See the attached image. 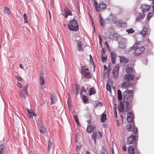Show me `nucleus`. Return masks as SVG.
Masks as SVG:
<instances>
[{
  "mask_svg": "<svg viewBox=\"0 0 154 154\" xmlns=\"http://www.w3.org/2000/svg\"><path fill=\"white\" fill-rule=\"evenodd\" d=\"M114 116H115V117L116 118H117V113L116 111V110H114Z\"/></svg>",
  "mask_w": 154,
  "mask_h": 154,
  "instance_id": "obj_55",
  "label": "nucleus"
},
{
  "mask_svg": "<svg viewBox=\"0 0 154 154\" xmlns=\"http://www.w3.org/2000/svg\"><path fill=\"white\" fill-rule=\"evenodd\" d=\"M145 16V14L143 13H139L137 17L136 18L135 21L136 22H139L140 20L142 19Z\"/></svg>",
  "mask_w": 154,
  "mask_h": 154,
  "instance_id": "obj_20",
  "label": "nucleus"
},
{
  "mask_svg": "<svg viewBox=\"0 0 154 154\" xmlns=\"http://www.w3.org/2000/svg\"><path fill=\"white\" fill-rule=\"evenodd\" d=\"M152 13L149 12L148 14V15L147 17V19L148 20H149L151 18V17H152Z\"/></svg>",
  "mask_w": 154,
  "mask_h": 154,
  "instance_id": "obj_43",
  "label": "nucleus"
},
{
  "mask_svg": "<svg viewBox=\"0 0 154 154\" xmlns=\"http://www.w3.org/2000/svg\"><path fill=\"white\" fill-rule=\"evenodd\" d=\"M151 6L150 5H148L146 4L144 5H142L141 7V10L143 12H145L149 10Z\"/></svg>",
  "mask_w": 154,
  "mask_h": 154,
  "instance_id": "obj_13",
  "label": "nucleus"
},
{
  "mask_svg": "<svg viewBox=\"0 0 154 154\" xmlns=\"http://www.w3.org/2000/svg\"><path fill=\"white\" fill-rule=\"evenodd\" d=\"M111 57L112 62L113 64H114L116 63V55L114 52H111Z\"/></svg>",
  "mask_w": 154,
  "mask_h": 154,
  "instance_id": "obj_24",
  "label": "nucleus"
},
{
  "mask_svg": "<svg viewBox=\"0 0 154 154\" xmlns=\"http://www.w3.org/2000/svg\"><path fill=\"white\" fill-rule=\"evenodd\" d=\"M125 103V110L124 111V112L123 114L125 115V114H127L128 113H132L130 110V109L131 107L132 103Z\"/></svg>",
  "mask_w": 154,
  "mask_h": 154,
  "instance_id": "obj_6",
  "label": "nucleus"
},
{
  "mask_svg": "<svg viewBox=\"0 0 154 154\" xmlns=\"http://www.w3.org/2000/svg\"><path fill=\"white\" fill-rule=\"evenodd\" d=\"M134 115L132 113H129L127 114V119L129 122H133L134 120Z\"/></svg>",
  "mask_w": 154,
  "mask_h": 154,
  "instance_id": "obj_15",
  "label": "nucleus"
},
{
  "mask_svg": "<svg viewBox=\"0 0 154 154\" xmlns=\"http://www.w3.org/2000/svg\"><path fill=\"white\" fill-rule=\"evenodd\" d=\"M39 82L40 84L42 86H43L45 83V82L44 79L43 77L41 75L40 76V79Z\"/></svg>",
  "mask_w": 154,
  "mask_h": 154,
  "instance_id": "obj_35",
  "label": "nucleus"
},
{
  "mask_svg": "<svg viewBox=\"0 0 154 154\" xmlns=\"http://www.w3.org/2000/svg\"><path fill=\"white\" fill-rule=\"evenodd\" d=\"M94 1V6H95V9L96 11L98 12L99 11V10L98 9V4L95 0H92Z\"/></svg>",
  "mask_w": 154,
  "mask_h": 154,
  "instance_id": "obj_34",
  "label": "nucleus"
},
{
  "mask_svg": "<svg viewBox=\"0 0 154 154\" xmlns=\"http://www.w3.org/2000/svg\"><path fill=\"white\" fill-rule=\"evenodd\" d=\"M102 103L100 102H99L97 103L96 106H100V105L102 106Z\"/></svg>",
  "mask_w": 154,
  "mask_h": 154,
  "instance_id": "obj_51",
  "label": "nucleus"
},
{
  "mask_svg": "<svg viewBox=\"0 0 154 154\" xmlns=\"http://www.w3.org/2000/svg\"><path fill=\"white\" fill-rule=\"evenodd\" d=\"M64 11L65 14H66L69 16L72 15L71 11L69 9L67 8H66L65 9H64Z\"/></svg>",
  "mask_w": 154,
  "mask_h": 154,
  "instance_id": "obj_25",
  "label": "nucleus"
},
{
  "mask_svg": "<svg viewBox=\"0 0 154 154\" xmlns=\"http://www.w3.org/2000/svg\"><path fill=\"white\" fill-rule=\"evenodd\" d=\"M54 143L51 142V140H48V151H52L53 150L54 147Z\"/></svg>",
  "mask_w": 154,
  "mask_h": 154,
  "instance_id": "obj_16",
  "label": "nucleus"
},
{
  "mask_svg": "<svg viewBox=\"0 0 154 154\" xmlns=\"http://www.w3.org/2000/svg\"><path fill=\"white\" fill-rule=\"evenodd\" d=\"M122 149L124 151H125L126 150V148L125 146L123 145L122 146Z\"/></svg>",
  "mask_w": 154,
  "mask_h": 154,
  "instance_id": "obj_62",
  "label": "nucleus"
},
{
  "mask_svg": "<svg viewBox=\"0 0 154 154\" xmlns=\"http://www.w3.org/2000/svg\"><path fill=\"white\" fill-rule=\"evenodd\" d=\"M106 119V116L105 114L103 113L101 117V121L102 122H104Z\"/></svg>",
  "mask_w": 154,
  "mask_h": 154,
  "instance_id": "obj_32",
  "label": "nucleus"
},
{
  "mask_svg": "<svg viewBox=\"0 0 154 154\" xmlns=\"http://www.w3.org/2000/svg\"><path fill=\"white\" fill-rule=\"evenodd\" d=\"M28 87V86L27 85H26L25 87H24V88L23 90H26H26L27 89V88Z\"/></svg>",
  "mask_w": 154,
  "mask_h": 154,
  "instance_id": "obj_64",
  "label": "nucleus"
},
{
  "mask_svg": "<svg viewBox=\"0 0 154 154\" xmlns=\"http://www.w3.org/2000/svg\"><path fill=\"white\" fill-rule=\"evenodd\" d=\"M39 130L41 134V136H42V135L46 136L47 134V132L45 127L42 125L39 126Z\"/></svg>",
  "mask_w": 154,
  "mask_h": 154,
  "instance_id": "obj_12",
  "label": "nucleus"
},
{
  "mask_svg": "<svg viewBox=\"0 0 154 154\" xmlns=\"http://www.w3.org/2000/svg\"><path fill=\"white\" fill-rule=\"evenodd\" d=\"M17 79L19 81H22V79L19 77H18V76H17Z\"/></svg>",
  "mask_w": 154,
  "mask_h": 154,
  "instance_id": "obj_61",
  "label": "nucleus"
},
{
  "mask_svg": "<svg viewBox=\"0 0 154 154\" xmlns=\"http://www.w3.org/2000/svg\"><path fill=\"white\" fill-rule=\"evenodd\" d=\"M100 56L102 62H105L107 60V56L104 57L103 56V55H101Z\"/></svg>",
  "mask_w": 154,
  "mask_h": 154,
  "instance_id": "obj_40",
  "label": "nucleus"
},
{
  "mask_svg": "<svg viewBox=\"0 0 154 154\" xmlns=\"http://www.w3.org/2000/svg\"><path fill=\"white\" fill-rule=\"evenodd\" d=\"M102 133L100 131L97 133L96 131H94L93 132V135L92 136V138L93 139L94 143H96V139H100L102 137Z\"/></svg>",
  "mask_w": 154,
  "mask_h": 154,
  "instance_id": "obj_4",
  "label": "nucleus"
},
{
  "mask_svg": "<svg viewBox=\"0 0 154 154\" xmlns=\"http://www.w3.org/2000/svg\"><path fill=\"white\" fill-rule=\"evenodd\" d=\"M116 16L114 15L110 14L107 19H106V20L107 22H113L114 23H116Z\"/></svg>",
  "mask_w": 154,
  "mask_h": 154,
  "instance_id": "obj_10",
  "label": "nucleus"
},
{
  "mask_svg": "<svg viewBox=\"0 0 154 154\" xmlns=\"http://www.w3.org/2000/svg\"><path fill=\"white\" fill-rule=\"evenodd\" d=\"M99 44L100 45H102V39L100 35H99Z\"/></svg>",
  "mask_w": 154,
  "mask_h": 154,
  "instance_id": "obj_50",
  "label": "nucleus"
},
{
  "mask_svg": "<svg viewBox=\"0 0 154 154\" xmlns=\"http://www.w3.org/2000/svg\"><path fill=\"white\" fill-rule=\"evenodd\" d=\"M123 96L124 102L128 103H132L133 99V93L131 90H126L123 93Z\"/></svg>",
  "mask_w": 154,
  "mask_h": 154,
  "instance_id": "obj_1",
  "label": "nucleus"
},
{
  "mask_svg": "<svg viewBox=\"0 0 154 154\" xmlns=\"http://www.w3.org/2000/svg\"><path fill=\"white\" fill-rule=\"evenodd\" d=\"M68 27L69 29L71 31L76 32L79 29L77 21L75 20H70L68 24Z\"/></svg>",
  "mask_w": 154,
  "mask_h": 154,
  "instance_id": "obj_2",
  "label": "nucleus"
},
{
  "mask_svg": "<svg viewBox=\"0 0 154 154\" xmlns=\"http://www.w3.org/2000/svg\"><path fill=\"white\" fill-rule=\"evenodd\" d=\"M82 99L83 100V102L85 103H86L88 101V99L87 97L86 96L82 94Z\"/></svg>",
  "mask_w": 154,
  "mask_h": 154,
  "instance_id": "obj_38",
  "label": "nucleus"
},
{
  "mask_svg": "<svg viewBox=\"0 0 154 154\" xmlns=\"http://www.w3.org/2000/svg\"><path fill=\"white\" fill-rule=\"evenodd\" d=\"M104 44L105 45L107 46V47H108V46H109L108 43L107 42H105L104 43Z\"/></svg>",
  "mask_w": 154,
  "mask_h": 154,
  "instance_id": "obj_63",
  "label": "nucleus"
},
{
  "mask_svg": "<svg viewBox=\"0 0 154 154\" xmlns=\"http://www.w3.org/2000/svg\"><path fill=\"white\" fill-rule=\"evenodd\" d=\"M126 31L128 33H133L134 31L132 29H126Z\"/></svg>",
  "mask_w": 154,
  "mask_h": 154,
  "instance_id": "obj_44",
  "label": "nucleus"
},
{
  "mask_svg": "<svg viewBox=\"0 0 154 154\" xmlns=\"http://www.w3.org/2000/svg\"><path fill=\"white\" fill-rule=\"evenodd\" d=\"M106 89L107 90L109 91L110 92H111V91L110 86V85H106Z\"/></svg>",
  "mask_w": 154,
  "mask_h": 154,
  "instance_id": "obj_49",
  "label": "nucleus"
},
{
  "mask_svg": "<svg viewBox=\"0 0 154 154\" xmlns=\"http://www.w3.org/2000/svg\"><path fill=\"white\" fill-rule=\"evenodd\" d=\"M143 30L146 31V32L147 33V29L145 27V26H143Z\"/></svg>",
  "mask_w": 154,
  "mask_h": 154,
  "instance_id": "obj_58",
  "label": "nucleus"
},
{
  "mask_svg": "<svg viewBox=\"0 0 154 154\" xmlns=\"http://www.w3.org/2000/svg\"><path fill=\"white\" fill-rule=\"evenodd\" d=\"M147 32H146V31L142 30L140 34L142 35L143 37H145L146 34Z\"/></svg>",
  "mask_w": 154,
  "mask_h": 154,
  "instance_id": "obj_45",
  "label": "nucleus"
},
{
  "mask_svg": "<svg viewBox=\"0 0 154 154\" xmlns=\"http://www.w3.org/2000/svg\"><path fill=\"white\" fill-rule=\"evenodd\" d=\"M28 116L30 118H32L33 116H35L36 115L33 112V110H28Z\"/></svg>",
  "mask_w": 154,
  "mask_h": 154,
  "instance_id": "obj_29",
  "label": "nucleus"
},
{
  "mask_svg": "<svg viewBox=\"0 0 154 154\" xmlns=\"http://www.w3.org/2000/svg\"><path fill=\"white\" fill-rule=\"evenodd\" d=\"M75 90H76V91H75V94L76 95H77L79 93L78 92V89L76 87L75 88Z\"/></svg>",
  "mask_w": 154,
  "mask_h": 154,
  "instance_id": "obj_57",
  "label": "nucleus"
},
{
  "mask_svg": "<svg viewBox=\"0 0 154 154\" xmlns=\"http://www.w3.org/2000/svg\"><path fill=\"white\" fill-rule=\"evenodd\" d=\"M75 91H76L75 89V88L73 89L72 90L71 93L73 94H75Z\"/></svg>",
  "mask_w": 154,
  "mask_h": 154,
  "instance_id": "obj_56",
  "label": "nucleus"
},
{
  "mask_svg": "<svg viewBox=\"0 0 154 154\" xmlns=\"http://www.w3.org/2000/svg\"><path fill=\"white\" fill-rule=\"evenodd\" d=\"M81 147V146H79L76 144V149L77 150H79Z\"/></svg>",
  "mask_w": 154,
  "mask_h": 154,
  "instance_id": "obj_54",
  "label": "nucleus"
},
{
  "mask_svg": "<svg viewBox=\"0 0 154 154\" xmlns=\"http://www.w3.org/2000/svg\"><path fill=\"white\" fill-rule=\"evenodd\" d=\"M121 63H128L129 60L124 56H119V57Z\"/></svg>",
  "mask_w": 154,
  "mask_h": 154,
  "instance_id": "obj_18",
  "label": "nucleus"
},
{
  "mask_svg": "<svg viewBox=\"0 0 154 154\" xmlns=\"http://www.w3.org/2000/svg\"><path fill=\"white\" fill-rule=\"evenodd\" d=\"M94 128V127H92L91 125H89L88 126L87 130L88 132L91 133Z\"/></svg>",
  "mask_w": 154,
  "mask_h": 154,
  "instance_id": "obj_33",
  "label": "nucleus"
},
{
  "mask_svg": "<svg viewBox=\"0 0 154 154\" xmlns=\"http://www.w3.org/2000/svg\"><path fill=\"white\" fill-rule=\"evenodd\" d=\"M136 137L133 135H131L127 140V144L128 145H130L131 144H134V145H136L137 143L136 141Z\"/></svg>",
  "mask_w": 154,
  "mask_h": 154,
  "instance_id": "obj_3",
  "label": "nucleus"
},
{
  "mask_svg": "<svg viewBox=\"0 0 154 154\" xmlns=\"http://www.w3.org/2000/svg\"><path fill=\"white\" fill-rule=\"evenodd\" d=\"M118 99L119 100L121 101L122 99V95L121 91L120 90L117 91Z\"/></svg>",
  "mask_w": 154,
  "mask_h": 154,
  "instance_id": "obj_27",
  "label": "nucleus"
},
{
  "mask_svg": "<svg viewBox=\"0 0 154 154\" xmlns=\"http://www.w3.org/2000/svg\"><path fill=\"white\" fill-rule=\"evenodd\" d=\"M130 85V82H128L123 81L122 84V87L125 89L128 88Z\"/></svg>",
  "mask_w": 154,
  "mask_h": 154,
  "instance_id": "obj_22",
  "label": "nucleus"
},
{
  "mask_svg": "<svg viewBox=\"0 0 154 154\" xmlns=\"http://www.w3.org/2000/svg\"><path fill=\"white\" fill-rule=\"evenodd\" d=\"M23 17L24 20V22L25 23H27L28 22L27 20V16L26 14L25 13L24 14Z\"/></svg>",
  "mask_w": 154,
  "mask_h": 154,
  "instance_id": "obj_41",
  "label": "nucleus"
},
{
  "mask_svg": "<svg viewBox=\"0 0 154 154\" xmlns=\"http://www.w3.org/2000/svg\"><path fill=\"white\" fill-rule=\"evenodd\" d=\"M106 5L103 2H100L98 5V9L99 10V12L100 9H104L106 8Z\"/></svg>",
  "mask_w": 154,
  "mask_h": 154,
  "instance_id": "obj_26",
  "label": "nucleus"
},
{
  "mask_svg": "<svg viewBox=\"0 0 154 154\" xmlns=\"http://www.w3.org/2000/svg\"><path fill=\"white\" fill-rule=\"evenodd\" d=\"M144 50L145 48L143 46L136 48L134 51V55L135 56H138L141 54Z\"/></svg>",
  "mask_w": 154,
  "mask_h": 154,
  "instance_id": "obj_5",
  "label": "nucleus"
},
{
  "mask_svg": "<svg viewBox=\"0 0 154 154\" xmlns=\"http://www.w3.org/2000/svg\"><path fill=\"white\" fill-rule=\"evenodd\" d=\"M128 129L129 131H131L134 132V133L136 134L135 135H137L136 134L137 132V129L135 127L134 124H129L128 127Z\"/></svg>",
  "mask_w": 154,
  "mask_h": 154,
  "instance_id": "obj_9",
  "label": "nucleus"
},
{
  "mask_svg": "<svg viewBox=\"0 0 154 154\" xmlns=\"http://www.w3.org/2000/svg\"><path fill=\"white\" fill-rule=\"evenodd\" d=\"M124 104L122 101L120 102L119 105H118V110L119 112H122L123 114L124 112Z\"/></svg>",
  "mask_w": 154,
  "mask_h": 154,
  "instance_id": "obj_17",
  "label": "nucleus"
},
{
  "mask_svg": "<svg viewBox=\"0 0 154 154\" xmlns=\"http://www.w3.org/2000/svg\"><path fill=\"white\" fill-rule=\"evenodd\" d=\"M124 24H125V23H124L119 22V23H118V26H120V27H122L123 25H124Z\"/></svg>",
  "mask_w": 154,
  "mask_h": 154,
  "instance_id": "obj_52",
  "label": "nucleus"
},
{
  "mask_svg": "<svg viewBox=\"0 0 154 154\" xmlns=\"http://www.w3.org/2000/svg\"><path fill=\"white\" fill-rule=\"evenodd\" d=\"M119 67V66L118 64L116 65L115 66L112 70L113 76L116 79L118 78Z\"/></svg>",
  "mask_w": 154,
  "mask_h": 154,
  "instance_id": "obj_7",
  "label": "nucleus"
},
{
  "mask_svg": "<svg viewBox=\"0 0 154 154\" xmlns=\"http://www.w3.org/2000/svg\"><path fill=\"white\" fill-rule=\"evenodd\" d=\"M81 72L85 78L89 79L91 77V75L88 69H84L82 68Z\"/></svg>",
  "mask_w": 154,
  "mask_h": 154,
  "instance_id": "obj_8",
  "label": "nucleus"
},
{
  "mask_svg": "<svg viewBox=\"0 0 154 154\" xmlns=\"http://www.w3.org/2000/svg\"><path fill=\"white\" fill-rule=\"evenodd\" d=\"M41 88L42 91L44 92L47 91V88L45 87H43L42 86Z\"/></svg>",
  "mask_w": 154,
  "mask_h": 154,
  "instance_id": "obj_46",
  "label": "nucleus"
},
{
  "mask_svg": "<svg viewBox=\"0 0 154 154\" xmlns=\"http://www.w3.org/2000/svg\"><path fill=\"white\" fill-rule=\"evenodd\" d=\"M82 43L81 41H79L77 42V49L79 51H83V49L82 48Z\"/></svg>",
  "mask_w": 154,
  "mask_h": 154,
  "instance_id": "obj_23",
  "label": "nucleus"
},
{
  "mask_svg": "<svg viewBox=\"0 0 154 154\" xmlns=\"http://www.w3.org/2000/svg\"><path fill=\"white\" fill-rule=\"evenodd\" d=\"M51 102L50 104L55 103L57 100L56 97L54 96H51Z\"/></svg>",
  "mask_w": 154,
  "mask_h": 154,
  "instance_id": "obj_36",
  "label": "nucleus"
},
{
  "mask_svg": "<svg viewBox=\"0 0 154 154\" xmlns=\"http://www.w3.org/2000/svg\"><path fill=\"white\" fill-rule=\"evenodd\" d=\"M89 92V95L90 96H91L92 94H94L96 93V92L94 89L93 88H91L90 89Z\"/></svg>",
  "mask_w": 154,
  "mask_h": 154,
  "instance_id": "obj_37",
  "label": "nucleus"
},
{
  "mask_svg": "<svg viewBox=\"0 0 154 154\" xmlns=\"http://www.w3.org/2000/svg\"><path fill=\"white\" fill-rule=\"evenodd\" d=\"M117 37V35L115 33L111 32L109 36V38L111 39H113Z\"/></svg>",
  "mask_w": 154,
  "mask_h": 154,
  "instance_id": "obj_31",
  "label": "nucleus"
},
{
  "mask_svg": "<svg viewBox=\"0 0 154 154\" xmlns=\"http://www.w3.org/2000/svg\"><path fill=\"white\" fill-rule=\"evenodd\" d=\"M18 86L20 88H21L22 86L21 83L19 82H18Z\"/></svg>",
  "mask_w": 154,
  "mask_h": 154,
  "instance_id": "obj_60",
  "label": "nucleus"
},
{
  "mask_svg": "<svg viewBox=\"0 0 154 154\" xmlns=\"http://www.w3.org/2000/svg\"><path fill=\"white\" fill-rule=\"evenodd\" d=\"M0 154H6L4 149V146L3 144L0 145Z\"/></svg>",
  "mask_w": 154,
  "mask_h": 154,
  "instance_id": "obj_28",
  "label": "nucleus"
},
{
  "mask_svg": "<svg viewBox=\"0 0 154 154\" xmlns=\"http://www.w3.org/2000/svg\"><path fill=\"white\" fill-rule=\"evenodd\" d=\"M4 13L5 14L8 15L11 13L10 9L6 7H5L4 8Z\"/></svg>",
  "mask_w": 154,
  "mask_h": 154,
  "instance_id": "obj_30",
  "label": "nucleus"
},
{
  "mask_svg": "<svg viewBox=\"0 0 154 154\" xmlns=\"http://www.w3.org/2000/svg\"><path fill=\"white\" fill-rule=\"evenodd\" d=\"M74 119H75V122L77 123L78 124H79V120L78 119V117L77 116H75L74 117Z\"/></svg>",
  "mask_w": 154,
  "mask_h": 154,
  "instance_id": "obj_47",
  "label": "nucleus"
},
{
  "mask_svg": "<svg viewBox=\"0 0 154 154\" xmlns=\"http://www.w3.org/2000/svg\"><path fill=\"white\" fill-rule=\"evenodd\" d=\"M19 96L22 98H25L28 96V94L26 90H23L20 94Z\"/></svg>",
  "mask_w": 154,
  "mask_h": 154,
  "instance_id": "obj_21",
  "label": "nucleus"
},
{
  "mask_svg": "<svg viewBox=\"0 0 154 154\" xmlns=\"http://www.w3.org/2000/svg\"><path fill=\"white\" fill-rule=\"evenodd\" d=\"M99 18H100V23L101 26H104V22L103 20V19L101 17L100 15L99 16Z\"/></svg>",
  "mask_w": 154,
  "mask_h": 154,
  "instance_id": "obj_39",
  "label": "nucleus"
},
{
  "mask_svg": "<svg viewBox=\"0 0 154 154\" xmlns=\"http://www.w3.org/2000/svg\"><path fill=\"white\" fill-rule=\"evenodd\" d=\"M51 6L53 7H54V2L53 0H51Z\"/></svg>",
  "mask_w": 154,
  "mask_h": 154,
  "instance_id": "obj_59",
  "label": "nucleus"
},
{
  "mask_svg": "<svg viewBox=\"0 0 154 154\" xmlns=\"http://www.w3.org/2000/svg\"><path fill=\"white\" fill-rule=\"evenodd\" d=\"M86 92L85 87L84 86H82L81 87V95H82V93H86Z\"/></svg>",
  "mask_w": 154,
  "mask_h": 154,
  "instance_id": "obj_42",
  "label": "nucleus"
},
{
  "mask_svg": "<svg viewBox=\"0 0 154 154\" xmlns=\"http://www.w3.org/2000/svg\"><path fill=\"white\" fill-rule=\"evenodd\" d=\"M113 108L114 109V110H116V108H117V105L115 102V103H114V104L113 105Z\"/></svg>",
  "mask_w": 154,
  "mask_h": 154,
  "instance_id": "obj_53",
  "label": "nucleus"
},
{
  "mask_svg": "<svg viewBox=\"0 0 154 154\" xmlns=\"http://www.w3.org/2000/svg\"><path fill=\"white\" fill-rule=\"evenodd\" d=\"M136 145H135L134 146H130L128 149V152L129 154H134L135 151H137V148H135V149H134L135 147H136Z\"/></svg>",
  "mask_w": 154,
  "mask_h": 154,
  "instance_id": "obj_14",
  "label": "nucleus"
},
{
  "mask_svg": "<svg viewBox=\"0 0 154 154\" xmlns=\"http://www.w3.org/2000/svg\"><path fill=\"white\" fill-rule=\"evenodd\" d=\"M131 74H126L124 77V79L127 81H130L133 80L134 78L133 75H131Z\"/></svg>",
  "mask_w": 154,
  "mask_h": 154,
  "instance_id": "obj_19",
  "label": "nucleus"
},
{
  "mask_svg": "<svg viewBox=\"0 0 154 154\" xmlns=\"http://www.w3.org/2000/svg\"><path fill=\"white\" fill-rule=\"evenodd\" d=\"M105 48H102L101 49V55H103L105 54Z\"/></svg>",
  "mask_w": 154,
  "mask_h": 154,
  "instance_id": "obj_48",
  "label": "nucleus"
},
{
  "mask_svg": "<svg viewBox=\"0 0 154 154\" xmlns=\"http://www.w3.org/2000/svg\"><path fill=\"white\" fill-rule=\"evenodd\" d=\"M128 65H125L126 72L128 74H134L135 73V71L134 70L132 67H129Z\"/></svg>",
  "mask_w": 154,
  "mask_h": 154,
  "instance_id": "obj_11",
  "label": "nucleus"
}]
</instances>
